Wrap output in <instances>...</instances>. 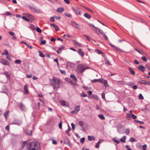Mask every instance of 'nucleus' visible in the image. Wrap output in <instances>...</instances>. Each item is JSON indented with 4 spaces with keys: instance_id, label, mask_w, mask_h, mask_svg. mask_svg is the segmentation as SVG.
<instances>
[{
    "instance_id": "obj_1",
    "label": "nucleus",
    "mask_w": 150,
    "mask_h": 150,
    "mask_svg": "<svg viewBox=\"0 0 150 150\" xmlns=\"http://www.w3.org/2000/svg\"><path fill=\"white\" fill-rule=\"evenodd\" d=\"M27 150H40L39 144L35 142L29 143L26 147Z\"/></svg>"
},
{
    "instance_id": "obj_2",
    "label": "nucleus",
    "mask_w": 150,
    "mask_h": 150,
    "mask_svg": "<svg viewBox=\"0 0 150 150\" xmlns=\"http://www.w3.org/2000/svg\"><path fill=\"white\" fill-rule=\"evenodd\" d=\"M89 69V67H86L83 64H79L77 67V72L80 74L83 73L86 69Z\"/></svg>"
},
{
    "instance_id": "obj_3",
    "label": "nucleus",
    "mask_w": 150,
    "mask_h": 150,
    "mask_svg": "<svg viewBox=\"0 0 150 150\" xmlns=\"http://www.w3.org/2000/svg\"><path fill=\"white\" fill-rule=\"evenodd\" d=\"M60 80L57 79L53 78L52 82V84L54 88H58L60 84Z\"/></svg>"
},
{
    "instance_id": "obj_4",
    "label": "nucleus",
    "mask_w": 150,
    "mask_h": 150,
    "mask_svg": "<svg viewBox=\"0 0 150 150\" xmlns=\"http://www.w3.org/2000/svg\"><path fill=\"white\" fill-rule=\"evenodd\" d=\"M72 10L74 11L75 13L79 15H81V12L80 8H74L72 9Z\"/></svg>"
},
{
    "instance_id": "obj_5",
    "label": "nucleus",
    "mask_w": 150,
    "mask_h": 150,
    "mask_svg": "<svg viewBox=\"0 0 150 150\" xmlns=\"http://www.w3.org/2000/svg\"><path fill=\"white\" fill-rule=\"evenodd\" d=\"M0 62L2 64L6 65L9 66L10 65L9 62L4 59H1Z\"/></svg>"
},
{
    "instance_id": "obj_6",
    "label": "nucleus",
    "mask_w": 150,
    "mask_h": 150,
    "mask_svg": "<svg viewBox=\"0 0 150 150\" xmlns=\"http://www.w3.org/2000/svg\"><path fill=\"white\" fill-rule=\"evenodd\" d=\"M71 25L74 27H76L78 29H80V26L76 22L73 21H71Z\"/></svg>"
},
{
    "instance_id": "obj_7",
    "label": "nucleus",
    "mask_w": 150,
    "mask_h": 150,
    "mask_svg": "<svg viewBox=\"0 0 150 150\" xmlns=\"http://www.w3.org/2000/svg\"><path fill=\"white\" fill-rule=\"evenodd\" d=\"M59 102L63 106H65L66 107H68L69 106L68 103L65 101L61 100Z\"/></svg>"
},
{
    "instance_id": "obj_8",
    "label": "nucleus",
    "mask_w": 150,
    "mask_h": 150,
    "mask_svg": "<svg viewBox=\"0 0 150 150\" xmlns=\"http://www.w3.org/2000/svg\"><path fill=\"white\" fill-rule=\"evenodd\" d=\"M18 106L20 108V109L22 110H24L25 107L24 105L21 102L18 105Z\"/></svg>"
},
{
    "instance_id": "obj_9",
    "label": "nucleus",
    "mask_w": 150,
    "mask_h": 150,
    "mask_svg": "<svg viewBox=\"0 0 150 150\" xmlns=\"http://www.w3.org/2000/svg\"><path fill=\"white\" fill-rule=\"evenodd\" d=\"M100 82L103 84L105 87L108 86L107 80L104 79H100Z\"/></svg>"
},
{
    "instance_id": "obj_10",
    "label": "nucleus",
    "mask_w": 150,
    "mask_h": 150,
    "mask_svg": "<svg viewBox=\"0 0 150 150\" xmlns=\"http://www.w3.org/2000/svg\"><path fill=\"white\" fill-rule=\"evenodd\" d=\"M30 8H31L32 11L34 13H38L40 12V10L38 8L36 9L35 8L32 7H30Z\"/></svg>"
},
{
    "instance_id": "obj_11",
    "label": "nucleus",
    "mask_w": 150,
    "mask_h": 150,
    "mask_svg": "<svg viewBox=\"0 0 150 150\" xmlns=\"http://www.w3.org/2000/svg\"><path fill=\"white\" fill-rule=\"evenodd\" d=\"M8 33L9 34L12 36V39L13 40H15L16 39V38L15 36V33L11 31H8Z\"/></svg>"
},
{
    "instance_id": "obj_12",
    "label": "nucleus",
    "mask_w": 150,
    "mask_h": 150,
    "mask_svg": "<svg viewBox=\"0 0 150 150\" xmlns=\"http://www.w3.org/2000/svg\"><path fill=\"white\" fill-rule=\"evenodd\" d=\"M27 87L28 86L27 84L25 85L24 87V91L23 92V93L25 94H28L29 93L28 91V90Z\"/></svg>"
},
{
    "instance_id": "obj_13",
    "label": "nucleus",
    "mask_w": 150,
    "mask_h": 150,
    "mask_svg": "<svg viewBox=\"0 0 150 150\" xmlns=\"http://www.w3.org/2000/svg\"><path fill=\"white\" fill-rule=\"evenodd\" d=\"M88 25H89L91 28H92L93 30L96 32H97V30L98 29V28L96 27L94 25H93L91 24L90 23H88Z\"/></svg>"
},
{
    "instance_id": "obj_14",
    "label": "nucleus",
    "mask_w": 150,
    "mask_h": 150,
    "mask_svg": "<svg viewBox=\"0 0 150 150\" xmlns=\"http://www.w3.org/2000/svg\"><path fill=\"white\" fill-rule=\"evenodd\" d=\"M25 15L26 17H28L29 18L33 21L35 20L34 18L31 15L28 13H25Z\"/></svg>"
},
{
    "instance_id": "obj_15",
    "label": "nucleus",
    "mask_w": 150,
    "mask_h": 150,
    "mask_svg": "<svg viewBox=\"0 0 150 150\" xmlns=\"http://www.w3.org/2000/svg\"><path fill=\"white\" fill-rule=\"evenodd\" d=\"M138 69L144 72L145 70V67L142 65H139L138 67Z\"/></svg>"
},
{
    "instance_id": "obj_16",
    "label": "nucleus",
    "mask_w": 150,
    "mask_h": 150,
    "mask_svg": "<svg viewBox=\"0 0 150 150\" xmlns=\"http://www.w3.org/2000/svg\"><path fill=\"white\" fill-rule=\"evenodd\" d=\"M4 75H5L7 79L8 80H10V79H11V78H10V76H11V75H10V74H9L8 73V72L7 71H5L4 72Z\"/></svg>"
},
{
    "instance_id": "obj_17",
    "label": "nucleus",
    "mask_w": 150,
    "mask_h": 150,
    "mask_svg": "<svg viewBox=\"0 0 150 150\" xmlns=\"http://www.w3.org/2000/svg\"><path fill=\"white\" fill-rule=\"evenodd\" d=\"M64 47L63 46H61L59 48L58 50L57 51V52L58 54H60L62 51V49H64Z\"/></svg>"
},
{
    "instance_id": "obj_18",
    "label": "nucleus",
    "mask_w": 150,
    "mask_h": 150,
    "mask_svg": "<svg viewBox=\"0 0 150 150\" xmlns=\"http://www.w3.org/2000/svg\"><path fill=\"white\" fill-rule=\"evenodd\" d=\"M50 25L51 26H52L54 28L55 30L56 31H58L59 30V28L58 27L57 25H56L55 24H54V23H52V24H50Z\"/></svg>"
},
{
    "instance_id": "obj_19",
    "label": "nucleus",
    "mask_w": 150,
    "mask_h": 150,
    "mask_svg": "<svg viewBox=\"0 0 150 150\" xmlns=\"http://www.w3.org/2000/svg\"><path fill=\"white\" fill-rule=\"evenodd\" d=\"M88 140L90 141L94 140L96 139L95 137L93 136H88Z\"/></svg>"
},
{
    "instance_id": "obj_20",
    "label": "nucleus",
    "mask_w": 150,
    "mask_h": 150,
    "mask_svg": "<svg viewBox=\"0 0 150 150\" xmlns=\"http://www.w3.org/2000/svg\"><path fill=\"white\" fill-rule=\"evenodd\" d=\"M64 11L63 8H58L57 10V12L59 13H61Z\"/></svg>"
},
{
    "instance_id": "obj_21",
    "label": "nucleus",
    "mask_w": 150,
    "mask_h": 150,
    "mask_svg": "<svg viewBox=\"0 0 150 150\" xmlns=\"http://www.w3.org/2000/svg\"><path fill=\"white\" fill-rule=\"evenodd\" d=\"M81 56L83 57L84 55V53L82 51L81 49H79L78 50V51L77 52Z\"/></svg>"
},
{
    "instance_id": "obj_22",
    "label": "nucleus",
    "mask_w": 150,
    "mask_h": 150,
    "mask_svg": "<svg viewBox=\"0 0 150 150\" xmlns=\"http://www.w3.org/2000/svg\"><path fill=\"white\" fill-rule=\"evenodd\" d=\"M68 129L66 130V132L69 136H70V134L69 133V132L71 130V128L69 125H68Z\"/></svg>"
},
{
    "instance_id": "obj_23",
    "label": "nucleus",
    "mask_w": 150,
    "mask_h": 150,
    "mask_svg": "<svg viewBox=\"0 0 150 150\" xmlns=\"http://www.w3.org/2000/svg\"><path fill=\"white\" fill-rule=\"evenodd\" d=\"M26 132L28 135L31 136L32 134V130H27Z\"/></svg>"
},
{
    "instance_id": "obj_24",
    "label": "nucleus",
    "mask_w": 150,
    "mask_h": 150,
    "mask_svg": "<svg viewBox=\"0 0 150 150\" xmlns=\"http://www.w3.org/2000/svg\"><path fill=\"white\" fill-rule=\"evenodd\" d=\"M73 42L74 43V44L75 45H76L79 47H80L81 46V44L79 43L78 42L75 41L74 40H73Z\"/></svg>"
},
{
    "instance_id": "obj_25",
    "label": "nucleus",
    "mask_w": 150,
    "mask_h": 150,
    "mask_svg": "<svg viewBox=\"0 0 150 150\" xmlns=\"http://www.w3.org/2000/svg\"><path fill=\"white\" fill-rule=\"evenodd\" d=\"M9 114V111H6L4 113V116L6 120H7L8 118V116Z\"/></svg>"
},
{
    "instance_id": "obj_26",
    "label": "nucleus",
    "mask_w": 150,
    "mask_h": 150,
    "mask_svg": "<svg viewBox=\"0 0 150 150\" xmlns=\"http://www.w3.org/2000/svg\"><path fill=\"white\" fill-rule=\"evenodd\" d=\"M126 136H124L122 138H121L120 140L121 142L123 143H125V140L126 139Z\"/></svg>"
},
{
    "instance_id": "obj_27",
    "label": "nucleus",
    "mask_w": 150,
    "mask_h": 150,
    "mask_svg": "<svg viewBox=\"0 0 150 150\" xmlns=\"http://www.w3.org/2000/svg\"><path fill=\"white\" fill-rule=\"evenodd\" d=\"M92 97L93 98L96 99V100H99V98L98 96L95 95H92Z\"/></svg>"
},
{
    "instance_id": "obj_28",
    "label": "nucleus",
    "mask_w": 150,
    "mask_h": 150,
    "mask_svg": "<svg viewBox=\"0 0 150 150\" xmlns=\"http://www.w3.org/2000/svg\"><path fill=\"white\" fill-rule=\"evenodd\" d=\"M84 16L85 17L88 19L90 18L91 17V16L87 13H84Z\"/></svg>"
},
{
    "instance_id": "obj_29",
    "label": "nucleus",
    "mask_w": 150,
    "mask_h": 150,
    "mask_svg": "<svg viewBox=\"0 0 150 150\" xmlns=\"http://www.w3.org/2000/svg\"><path fill=\"white\" fill-rule=\"evenodd\" d=\"M98 116L99 117L101 120H104L105 119V117L103 115L99 114L98 115Z\"/></svg>"
},
{
    "instance_id": "obj_30",
    "label": "nucleus",
    "mask_w": 150,
    "mask_h": 150,
    "mask_svg": "<svg viewBox=\"0 0 150 150\" xmlns=\"http://www.w3.org/2000/svg\"><path fill=\"white\" fill-rule=\"evenodd\" d=\"M70 77L71 79H72L73 80L75 81H77L76 79L75 76L73 74H71L70 76Z\"/></svg>"
},
{
    "instance_id": "obj_31",
    "label": "nucleus",
    "mask_w": 150,
    "mask_h": 150,
    "mask_svg": "<svg viewBox=\"0 0 150 150\" xmlns=\"http://www.w3.org/2000/svg\"><path fill=\"white\" fill-rule=\"evenodd\" d=\"M145 80H142L138 82V83L141 84H143L145 85Z\"/></svg>"
},
{
    "instance_id": "obj_32",
    "label": "nucleus",
    "mask_w": 150,
    "mask_h": 150,
    "mask_svg": "<svg viewBox=\"0 0 150 150\" xmlns=\"http://www.w3.org/2000/svg\"><path fill=\"white\" fill-rule=\"evenodd\" d=\"M21 61L19 59L16 60L14 62V63L15 64H19L21 63Z\"/></svg>"
},
{
    "instance_id": "obj_33",
    "label": "nucleus",
    "mask_w": 150,
    "mask_h": 150,
    "mask_svg": "<svg viewBox=\"0 0 150 150\" xmlns=\"http://www.w3.org/2000/svg\"><path fill=\"white\" fill-rule=\"evenodd\" d=\"M131 115L130 114H127L126 117L127 119L129 120L131 118Z\"/></svg>"
},
{
    "instance_id": "obj_34",
    "label": "nucleus",
    "mask_w": 150,
    "mask_h": 150,
    "mask_svg": "<svg viewBox=\"0 0 150 150\" xmlns=\"http://www.w3.org/2000/svg\"><path fill=\"white\" fill-rule=\"evenodd\" d=\"M79 125L83 127L84 125V122L82 121H80L79 122Z\"/></svg>"
},
{
    "instance_id": "obj_35",
    "label": "nucleus",
    "mask_w": 150,
    "mask_h": 150,
    "mask_svg": "<svg viewBox=\"0 0 150 150\" xmlns=\"http://www.w3.org/2000/svg\"><path fill=\"white\" fill-rule=\"evenodd\" d=\"M75 109L77 111V112L80 110V106L79 105H77L75 108Z\"/></svg>"
},
{
    "instance_id": "obj_36",
    "label": "nucleus",
    "mask_w": 150,
    "mask_h": 150,
    "mask_svg": "<svg viewBox=\"0 0 150 150\" xmlns=\"http://www.w3.org/2000/svg\"><path fill=\"white\" fill-rule=\"evenodd\" d=\"M129 70L130 73L131 74H132L133 75L135 74V72L134 70H132V69H131L130 68H129Z\"/></svg>"
},
{
    "instance_id": "obj_37",
    "label": "nucleus",
    "mask_w": 150,
    "mask_h": 150,
    "mask_svg": "<svg viewBox=\"0 0 150 150\" xmlns=\"http://www.w3.org/2000/svg\"><path fill=\"white\" fill-rule=\"evenodd\" d=\"M100 79H94L91 81L92 82H97L100 81Z\"/></svg>"
},
{
    "instance_id": "obj_38",
    "label": "nucleus",
    "mask_w": 150,
    "mask_h": 150,
    "mask_svg": "<svg viewBox=\"0 0 150 150\" xmlns=\"http://www.w3.org/2000/svg\"><path fill=\"white\" fill-rule=\"evenodd\" d=\"M36 30L39 33H41L42 32L41 30L38 27H36Z\"/></svg>"
},
{
    "instance_id": "obj_39",
    "label": "nucleus",
    "mask_w": 150,
    "mask_h": 150,
    "mask_svg": "<svg viewBox=\"0 0 150 150\" xmlns=\"http://www.w3.org/2000/svg\"><path fill=\"white\" fill-rule=\"evenodd\" d=\"M141 59L144 62H146L147 61V59L146 57L145 56L142 57L141 58Z\"/></svg>"
},
{
    "instance_id": "obj_40",
    "label": "nucleus",
    "mask_w": 150,
    "mask_h": 150,
    "mask_svg": "<svg viewBox=\"0 0 150 150\" xmlns=\"http://www.w3.org/2000/svg\"><path fill=\"white\" fill-rule=\"evenodd\" d=\"M22 18L23 20H24L27 21H30V19L27 18L26 16H23Z\"/></svg>"
},
{
    "instance_id": "obj_41",
    "label": "nucleus",
    "mask_w": 150,
    "mask_h": 150,
    "mask_svg": "<svg viewBox=\"0 0 150 150\" xmlns=\"http://www.w3.org/2000/svg\"><path fill=\"white\" fill-rule=\"evenodd\" d=\"M83 36L86 38V39L90 41L91 39L88 36L86 35H84Z\"/></svg>"
},
{
    "instance_id": "obj_42",
    "label": "nucleus",
    "mask_w": 150,
    "mask_h": 150,
    "mask_svg": "<svg viewBox=\"0 0 150 150\" xmlns=\"http://www.w3.org/2000/svg\"><path fill=\"white\" fill-rule=\"evenodd\" d=\"M125 133L127 135H128L129 133V130L128 128H127L125 132Z\"/></svg>"
},
{
    "instance_id": "obj_43",
    "label": "nucleus",
    "mask_w": 150,
    "mask_h": 150,
    "mask_svg": "<svg viewBox=\"0 0 150 150\" xmlns=\"http://www.w3.org/2000/svg\"><path fill=\"white\" fill-rule=\"evenodd\" d=\"M139 98L140 100L144 99V97L141 94H140L139 96Z\"/></svg>"
},
{
    "instance_id": "obj_44",
    "label": "nucleus",
    "mask_w": 150,
    "mask_h": 150,
    "mask_svg": "<svg viewBox=\"0 0 150 150\" xmlns=\"http://www.w3.org/2000/svg\"><path fill=\"white\" fill-rule=\"evenodd\" d=\"M39 54L40 56L42 57H45V55L41 52H39Z\"/></svg>"
},
{
    "instance_id": "obj_45",
    "label": "nucleus",
    "mask_w": 150,
    "mask_h": 150,
    "mask_svg": "<svg viewBox=\"0 0 150 150\" xmlns=\"http://www.w3.org/2000/svg\"><path fill=\"white\" fill-rule=\"evenodd\" d=\"M112 140L116 143L117 144H119L120 143L119 141L117 140L115 138H113Z\"/></svg>"
},
{
    "instance_id": "obj_46",
    "label": "nucleus",
    "mask_w": 150,
    "mask_h": 150,
    "mask_svg": "<svg viewBox=\"0 0 150 150\" xmlns=\"http://www.w3.org/2000/svg\"><path fill=\"white\" fill-rule=\"evenodd\" d=\"M58 127L60 129H62V121L61 120H60V122L58 125Z\"/></svg>"
},
{
    "instance_id": "obj_47",
    "label": "nucleus",
    "mask_w": 150,
    "mask_h": 150,
    "mask_svg": "<svg viewBox=\"0 0 150 150\" xmlns=\"http://www.w3.org/2000/svg\"><path fill=\"white\" fill-rule=\"evenodd\" d=\"M147 146L146 144H144L142 146L143 150H146V148H147Z\"/></svg>"
},
{
    "instance_id": "obj_48",
    "label": "nucleus",
    "mask_w": 150,
    "mask_h": 150,
    "mask_svg": "<svg viewBox=\"0 0 150 150\" xmlns=\"http://www.w3.org/2000/svg\"><path fill=\"white\" fill-rule=\"evenodd\" d=\"M136 139H134V138L132 137H131L129 139V141L130 142H133L135 141Z\"/></svg>"
},
{
    "instance_id": "obj_49",
    "label": "nucleus",
    "mask_w": 150,
    "mask_h": 150,
    "mask_svg": "<svg viewBox=\"0 0 150 150\" xmlns=\"http://www.w3.org/2000/svg\"><path fill=\"white\" fill-rule=\"evenodd\" d=\"M59 71H60V72L62 74H64V75H65L66 74V73L64 70H62L61 69H59Z\"/></svg>"
},
{
    "instance_id": "obj_50",
    "label": "nucleus",
    "mask_w": 150,
    "mask_h": 150,
    "mask_svg": "<svg viewBox=\"0 0 150 150\" xmlns=\"http://www.w3.org/2000/svg\"><path fill=\"white\" fill-rule=\"evenodd\" d=\"M81 95L83 97H86L87 96L86 94L84 93L83 92L81 94Z\"/></svg>"
},
{
    "instance_id": "obj_51",
    "label": "nucleus",
    "mask_w": 150,
    "mask_h": 150,
    "mask_svg": "<svg viewBox=\"0 0 150 150\" xmlns=\"http://www.w3.org/2000/svg\"><path fill=\"white\" fill-rule=\"evenodd\" d=\"M132 117L134 119H135L137 118V116L134 114H132L131 115Z\"/></svg>"
},
{
    "instance_id": "obj_52",
    "label": "nucleus",
    "mask_w": 150,
    "mask_h": 150,
    "mask_svg": "<svg viewBox=\"0 0 150 150\" xmlns=\"http://www.w3.org/2000/svg\"><path fill=\"white\" fill-rule=\"evenodd\" d=\"M64 15L68 18H71L72 17V16L71 14H67L66 13H65Z\"/></svg>"
},
{
    "instance_id": "obj_53",
    "label": "nucleus",
    "mask_w": 150,
    "mask_h": 150,
    "mask_svg": "<svg viewBox=\"0 0 150 150\" xmlns=\"http://www.w3.org/2000/svg\"><path fill=\"white\" fill-rule=\"evenodd\" d=\"M85 138L84 137H83L81 138L80 140V142L81 143H83L85 141Z\"/></svg>"
},
{
    "instance_id": "obj_54",
    "label": "nucleus",
    "mask_w": 150,
    "mask_h": 150,
    "mask_svg": "<svg viewBox=\"0 0 150 150\" xmlns=\"http://www.w3.org/2000/svg\"><path fill=\"white\" fill-rule=\"evenodd\" d=\"M98 30L99 33L102 35L104 34L103 31L100 29H98Z\"/></svg>"
},
{
    "instance_id": "obj_55",
    "label": "nucleus",
    "mask_w": 150,
    "mask_h": 150,
    "mask_svg": "<svg viewBox=\"0 0 150 150\" xmlns=\"http://www.w3.org/2000/svg\"><path fill=\"white\" fill-rule=\"evenodd\" d=\"M105 63L106 64H110L109 63V62L108 60L107 59H105Z\"/></svg>"
},
{
    "instance_id": "obj_56",
    "label": "nucleus",
    "mask_w": 150,
    "mask_h": 150,
    "mask_svg": "<svg viewBox=\"0 0 150 150\" xmlns=\"http://www.w3.org/2000/svg\"><path fill=\"white\" fill-rule=\"evenodd\" d=\"M95 51L98 53L99 54H101L103 53V52L101 51L98 50H96Z\"/></svg>"
},
{
    "instance_id": "obj_57",
    "label": "nucleus",
    "mask_w": 150,
    "mask_h": 150,
    "mask_svg": "<svg viewBox=\"0 0 150 150\" xmlns=\"http://www.w3.org/2000/svg\"><path fill=\"white\" fill-rule=\"evenodd\" d=\"M105 93H103L102 94V98L103 99H104L105 100Z\"/></svg>"
},
{
    "instance_id": "obj_58",
    "label": "nucleus",
    "mask_w": 150,
    "mask_h": 150,
    "mask_svg": "<svg viewBox=\"0 0 150 150\" xmlns=\"http://www.w3.org/2000/svg\"><path fill=\"white\" fill-rule=\"evenodd\" d=\"M71 113L72 114H76L78 112H77V111H76V110L74 109L71 112Z\"/></svg>"
},
{
    "instance_id": "obj_59",
    "label": "nucleus",
    "mask_w": 150,
    "mask_h": 150,
    "mask_svg": "<svg viewBox=\"0 0 150 150\" xmlns=\"http://www.w3.org/2000/svg\"><path fill=\"white\" fill-rule=\"evenodd\" d=\"M103 36V37L106 40H108V38L107 37V36L105 34H104Z\"/></svg>"
},
{
    "instance_id": "obj_60",
    "label": "nucleus",
    "mask_w": 150,
    "mask_h": 150,
    "mask_svg": "<svg viewBox=\"0 0 150 150\" xmlns=\"http://www.w3.org/2000/svg\"><path fill=\"white\" fill-rule=\"evenodd\" d=\"M71 126L72 128V129L73 130H74L75 129V126L74 125L73 123H71Z\"/></svg>"
},
{
    "instance_id": "obj_61",
    "label": "nucleus",
    "mask_w": 150,
    "mask_h": 150,
    "mask_svg": "<svg viewBox=\"0 0 150 150\" xmlns=\"http://www.w3.org/2000/svg\"><path fill=\"white\" fill-rule=\"evenodd\" d=\"M46 41L45 40H42L40 44L42 45H45V44Z\"/></svg>"
},
{
    "instance_id": "obj_62",
    "label": "nucleus",
    "mask_w": 150,
    "mask_h": 150,
    "mask_svg": "<svg viewBox=\"0 0 150 150\" xmlns=\"http://www.w3.org/2000/svg\"><path fill=\"white\" fill-rule=\"evenodd\" d=\"M145 68H146L150 70V66L147 64H146L145 66Z\"/></svg>"
},
{
    "instance_id": "obj_63",
    "label": "nucleus",
    "mask_w": 150,
    "mask_h": 150,
    "mask_svg": "<svg viewBox=\"0 0 150 150\" xmlns=\"http://www.w3.org/2000/svg\"><path fill=\"white\" fill-rule=\"evenodd\" d=\"M30 25V28H31L33 30H35V28L34 25H33V24H31Z\"/></svg>"
},
{
    "instance_id": "obj_64",
    "label": "nucleus",
    "mask_w": 150,
    "mask_h": 150,
    "mask_svg": "<svg viewBox=\"0 0 150 150\" xmlns=\"http://www.w3.org/2000/svg\"><path fill=\"white\" fill-rule=\"evenodd\" d=\"M145 85H150V81H146Z\"/></svg>"
}]
</instances>
